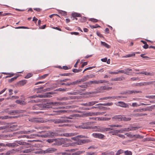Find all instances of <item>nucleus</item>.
<instances>
[{
	"label": "nucleus",
	"instance_id": "obj_40",
	"mask_svg": "<svg viewBox=\"0 0 155 155\" xmlns=\"http://www.w3.org/2000/svg\"><path fill=\"white\" fill-rule=\"evenodd\" d=\"M88 77L87 75L84 77V78L81 79V81L82 82H84L88 79Z\"/></svg>",
	"mask_w": 155,
	"mask_h": 155
},
{
	"label": "nucleus",
	"instance_id": "obj_12",
	"mask_svg": "<svg viewBox=\"0 0 155 155\" xmlns=\"http://www.w3.org/2000/svg\"><path fill=\"white\" fill-rule=\"evenodd\" d=\"M105 112H97L95 113H87L85 114L86 115L88 116H92V115H103L105 113Z\"/></svg>",
	"mask_w": 155,
	"mask_h": 155
},
{
	"label": "nucleus",
	"instance_id": "obj_5",
	"mask_svg": "<svg viewBox=\"0 0 155 155\" xmlns=\"http://www.w3.org/2000/svg\"><path fill=\"white\" fill-rule=\"evenodd\" d=\"M92 123H93V122H85L82 123L81 124L82 127V129H91L92 128V127H90L89 126V125H91Z\"/></svg>",
	"mask_w": 155,
	"mask_h": 155
},
{
	"label": "nucleus",
	"instance_id": "obj_50",
	"mask_svg": "<svg viewBox=\"0 0 155 155\" xmlns=\"http://www.w3.org/2000/svg\"><path fill=\"white\" fill-rule=\"evenodd\" d=\"M124 71H125V72L127 73V74H126L129 75V72L132 71V70L131 69L128 68H127V69H125Z\"/></svg>",
	"mask_w": 155,
	"mask_h": 155
},
{
	"label": "nucleus",
	"instance_id": "obj_59",
	"mask_svg": "<svg viewBox=\"0 0 155 155\" xmlns=\"http://www.w3.org/2000/svg\"><path fill=\"white\" fill-rule=\"evenodd\" d=\"M82 140L83 144L85 143H88L91 141V140H90L89 139H83Z\"/></svg>",
	"mask_w": 155,
	"mask_h": 155
},
{
	"label": "nucleus",
	"instance_id": "obj_54",
	"mask_svg": "<svg viewBox=\"0 0 155 155\" xmlns=\"http://www.w3.org/2000/svg\"><path fill=\"white\" fill-rule=\"evenodd\" d=\"M98 108L100 110H106L107 109V108L106 107L101 106H98Z\"/></svg>",
	"mask_w": 155,
	"mask_h": 155
},
{
	"label": "nucleus",
	"instance_id": "obj_53",
	"mask_svg": "<svg viewBox=\"0 0 155 155\" xmlns=\"http://www.w3.org/2000/svg\"><path fill=\"white\" fill-rule=\"evenodd\" d=\"M43 150H38L36 151H33L32 153H36V154H39V153H43V152H42Z\"/></svg>",
	"mask_w": 155,
	"mask_h": 155
},
{
	"label": "nucleus",
	"instance_id": "obj_38",
	"mask_svg": "<svg viewBox=\"0 0 155 155\" xmlns=\"http://www.w3.org/2000/svg\"><path fill=\"white\" fill-rule=\"evenodd\" d=\"M97 153L96 152H86V154L84 155H96Z\"/></svg>",
	"mask_w": 155,
	"mask_h": 155
},
{
	"label": "nucleus",
	"instance_id": "obj_9",
	"mask_svg": "<svg viewBox=\"0 0 155 155\" xmlns=\"http://www.w3.org/2000/svg\"><path fill=\"white\" fill-rule=\"evenodd\" d=\"M27 80H22L17 83L16 86L20 87L23 86L27 83Z\"/></svg>",
	"mask_w": 155,
	"mask_h": 155
},
{
	"label": "nucleus",
	"instance_id": "obj_16",
	"mask_svg": "<svg viewBox=\"0 0 155 155\" xmlns=\"http://www.w3.org/2000/svg\"><path fill=\"white\" fill-rule=\"evenodd\" d=\"M140 128V127H132L131 128H124V130L127 131H129L130 130H137Z\"/></svg>",
	"mask_w": 155,
	"mask_h": 155
},
{
	"label": "nucleus",
	"instance_id": "obj_4",
	"mask_svg": "<svg viewBox=\"0 0 155 155\" xmlns=\"http://www.w3.org/2000/svg\"><path fill=\"white\" fill-rule=\"evenodd\" d=\"M49 105V108L52 107L53 106H58L59 105H66V103L62 102H48Z\"/></svg>",
	"mask_w": 155,
	"mask_h": 155
},
{
	"label": "nucleus",
	"instance_id": "obj_35",
	"mask_svg": "<svg viewBox=\"0 0 155 155\" xmlns=\"http://www.w3.org/2000/svg\"><path fill=\"white\" fill-rule=\"evenodd\" d=\"M135 55V53H133L132 54H128L125 56H123V58H128L132 56H134Z\"/></svg>",
	"mask_w": 155,
	"mask_h": 155
},
{
	"label": "nucleus",
	"instance_id": "obj_63",
	"mask_svg": "<svg viewBox=\"0 0 155 155\" xmlns=\"http://www.w3.org/2000/svg\"><path fill=\"white\" fill-rule=\"evenodd\" d=\"M86 18L83 17H81V18L80 19V21L81 22H84L86 21Z\"/></svg>",
	"mask_w": 155,
	"mask_h": 155
},
{
	"label": "nucleus",
	"instance_id": "obj_3",
	"mask_svg": "<svg viewBox=\"0 0 155 155\" xmlns=\"http://www.w3.org/2000/svg\"><path fill=\"white\" fill-rule=\"evenodd\" d=\"M40 134L43 133V134L41 135L40 134H35L36 136H37L40 137H54L55 134V133H54L51 131H42L39 132Z\"/></svg>",
	"mask_w": 155,
	"mask_h": 155
},
{
	"label": "nucleus",
	"instance_id": "obj_2",
	"mask_svg": "<svg viewBox=\"0 0 155 155\" xmlns=\"http://www.w3.org/2000/svg\"><path fill=\"white\" fill-rule=\"evenodd\" d=\"M47 104H48V102L35 104L32 107V109L33 110H46L49 108V105Z\"/></svg>",
	"mask_w": 155,
	"mask_h": 155
},
{
	"label": "nucleus",
	"instance_id": "obj_22",
	"mask_svg": "<svg viewBox=\"0 0 155 155\" xmlns=\"http://www.w3.org/2000/svg\"><path fill=\"white\" fill-rule=\"evenodd\" d=\"M21 112L18 110H13L9 111L8 114H19Z\"/></svg>",
	"mask_w": 155,
	"mask_h": 155
},
{
	"label": "nucleus",
	"instance_id": "obj_33",
	"mask_svg": "<svg viewBox=\"0 0 155 155\" xmlns=\"http://www.w3.org/2000/svg\"><path fill=\"white\" fill-rule=\"evenodd\" d=\"M101 43L102 45L107 48H110V46L104 42L101 41Z\"/></svg>",
	"mask_w": 155,
	"mask_h": 155
},
{
	"label": "nucleus",
	"instance_id": "obj_45",
	"mask_svg": "<svg viewBox=\"0 0 155 155\" xmlns=\"http://www.w3.org/2000/svg\"><path fill=\"white\" fill-rule=\"evenodd\" d=\"M110 97H111V98H112V99H117L119 98H126V97H124V96H121Z\"/></svg>",
	"mask_w": 155,
	"mask_h": 155
},
{
	"label": "nucleus",
	"instance_id": "obj_48",
	"mask_svg": "<svg viewBox=\"0 0 155 155\" xmlns=\"http://www.w3.org/2000/svg\"><path fill=\"white\" fill-rule=\"evenodd\" d=\"M82 70L81 69H77L75 68L72 71L74 73H77L81 71Z\"/></svg>",
	"mask_w": 155,
	"mask_h": 155
},
{
	"label": "nucleus",
	"instance_id": "obj_13",
	"mask_svg": "<svg viewBox=\"0 0 155 155\" xmlns=\"http://www.w3.org/2000/svg\"><path fill=\"white\" fill-rule=\"evenodd\" d=\"M92 135L95 138L101 139H103L104 137V135L100 133H93L92 134Z\"/></svg>",
	"mask_w": 155,
	"mask_h": 155
},
{
	"label": "nucleus",
	"instance_id": "obj_39",
	"mask_svg": "<svg viewBox=\"0 0 155 155\" xmlns=\"http://www.w3.org/2000/svg\"><path fill=\"white\" fill-rule=\"evenodd\" d=\"M55 139H48L46 140V141L49 143H51L55 141Z\"/></svg>",
	"mask_w": 155,
	"mask_h": 155
},
{
	"label": "nucleus",
	"instance_id": "obj_26",
	"mask_svg": "<svg viewBox=\"0 0 155 155\" xmlns=\"http://www.w3.org/2000/svg\"><path fill=\"white\" fill-rule=\"evenodd\" d=\"M155 82V81L143 82V86H146L152 84Z\"/></svg>",
	"mask_w": 155,
	"mask_h": 155
},
{
	"label": "nucleus",
	"instance_id": "obj_62",
	"mask_svg": "<svg viewBox=\"0 0 155 155\" xmlns=\"http://www.w3.org/2000/svg\"><path fill=\"white\" fill-rule=\"evenodd\" d=\"M60 13L63 15L65 16L67 15V12L64 11H60Z\"/></svg>",
	"mask_w": 155,
	"mask_h": 155
},
{
	"label": "nucleus",
	"instance_id": "obj_30",
	"mask_svg": "<svg viewBox=\"0 0 155 155\" xmlns=\"http://www.w3.org/2000/svg\"><path fill=\"white\" fill-rule=\"evenodd\" d=\"M82 82V81H81V79L77 80L76 81L73 82H71V84L72 85H75V84H78L79 83Z\"/></svg>",
	"mask_w": 155,
	"mask_h": 155
},
{
	"label": "nucleus",
	"instance_id": "obj_37",
	"mask_svg": "<svg viewBox=\"0 0 155 155\" xmlns=\"http://www.w3.org/2000/svg\"><path fill=\"white\" fill-rule=\"evenodd\" d=\"M109 133H111L113 135H115L117 136L118 135V133L117 130L110 131L109 132Z\"/></svg>",
	"mask_w": 155,
	"mask_h": 155
},
{
	"label": "nucleus",
	"instance_id": "obj_34",
	"mask_svg": "<svg viewBox=\"0 0 155 155\" xmlns=\"http://www.w3.org/2000/svg\"><path fill=\"white\" fill-rule=\"evenodd\" d=\"M36 122L38 123H42L44 122V120L42 119L39 118L38 119L35 120Z\"/></svg>",
	"mask_w": 155,
	"mask_h": 155
},
{
	"label": "nucleus",
	"instance_id": "obj_44",
	"mask_svg": "<svg viewBox=\"0 0 155 155\" xmlns=\"http://www.w3.org/2000/svg\"><path fill=\"white\" fill-rule=\"evenodd\" d=\"M8 126H3L0 127V130H5L7 129L8 128Z\"/></svg>",
	"mask_w": 155,
	"mask_h": 155
},
{
	"label": "nucleus",
	"instance_id": "obj_41",
	"mask_svg": "<svg viewBox=\"0 0 155 155\" xmlns=\"http://www.w3.org/2000/svg\"><path fill=\"white\" fill-rule=\"evenodd\" d=\"M125 155H132V152L130 151L126 150L124 152Z\"/></svg>",
	"mask_w": 155,
	"mask_h": 155
},
{
	"label": "nucleus",
	"instance_id": "obj_14",
	"mask_svg": "<svg viewBox=\"0 0 155 155\" xmlns=\"http://www.w3.org/2000/svg\"><path fill=\"white\" fill-rule=\"evenodd\" d=\"M118 106L123 107H128L129 106L128 104L125 103L121 102H118Z\"/></svg>",
	"mask_w": 155,
	"mask_h": 155
},
{
	"label": "nucleus",
	"instance_id": "obj_23",
	"mask_svg": "<svg viewBox=\"0 0 155 155\" xmlns=\"http://www.w3.org/2000/svg\"><path fill=\"white\" fill-rule=\"evenodd\" d=\"M35 131V130H29L28 131H23L20 132V133H21V134H28L29 133H32Z\"/></svg>",
	"mask_w": 155,
	"mask_h": 155
},
{
	"label": "nucleus",
	"instance_id": "obj_47",
	"mask_svg": "<svg viewBox=\"0 0 155 155\" xmlns=\"http://www.w3.org/2000/svg\"><path fill=\"white\" fill-rule=\"evenodd\" d=\"M76 143L78 145H81L83 144L82 140L79 139L78 140Z\"/></svg>",
	"mask_w": 155,
	"mask_h": 155
},
{
	"label": "nucleus",
	"instance_id": "obj_11",
	"mask_svg": "<svg viewBox=\"0 0 155 155\" xmlns=\"http://www.w3.org/2000/svg\"><path fill=\"white\" fill-rule=\"evenodd\" d=\"M112 87H108V86H101L97 88V90L98 91H101V93L102 92V91L103 90H109L111 89Z\"/></svg>",
	"mask_w": 155,
	"mask_h": 155
},
{
	"label": "nucleus",
	"instance_id": "obj_57",
	"mask_svg": "<svg viewBox=\"0 0 155 155\" xmlns=\"http://www.w3.org/2000/svg\"><path fill=\"white\" fill-rule=\"evenodd\" d=\"M123 152V150H118L116 153V155H120V154H121Z\"/></svg>",
	"mask_w": 155,
	"mask_h": 155
},
{
	"label": "nucleus",
	"instance_id": "obj_21",
	"mask_svg": "<svg viewBox=\"0 0 155 155\" xmlns=\"http://www.w3.org/2000/svg\"><path fill=\"white\" fill-rule=\"evenodd\" d=\"M53 112L55 113L54 114L55 115L60 114L61 113L66 112L65 110H57L54 111Z\"/></svg>",
	"mask_w": 155,
	"mask_h": 155
},
{
	"label": "nucleus",
	"instance_id": "obj_64",
	"mask_svg": "<svg viewBox=\"0 0 155 155\" xmlns=\"http://www.w3.org/2000/svg\"><path fill=\"white\" fill-rule=\"evenodd\" d=\"M32 76V74L31 73L28 74L25 77V78H28Z\"/></svg>",
	"mask_w": 155,
	"mask_h": 155
},
{
	"label": "nucleus",
	"instance_id": "obj_15",
	"mask_svg": "<svg viewBox=\"0 0 155 155\" xmlns=\"http://www.w3.org/2000/svg\"><path fill=\"white\" fill-rule=\"evenodd\" d=\"M122 115H116L112 117V119L113 120H116L119 121H120L121 119Z\"/></svg>",
	"mask_w": 155,
	"mask_h": 155
},
{
	"label": "nucleus",
	"instance_id": "obj_56",
	"mask_svg": "<svg viewBox=\"0 0 155 155\" xmlns=\"http://www.w3.org/2000/svg\"><path fill=\"white\" fill-rule=\"evenodd\" d=\"M101 92V91H98L97 90V91H94V92H88V94H94L98 93H99Z\"/></svg>",
	"mask_w": 155,
	"mask_h": 155
},
{
	"label": "nucleus",
	"instance_id": "obj_46",
	"mask_svg": "<svg viewBox=\"0 0 155 155\" xmlns=\"http://www.w3.org/2000/svg\"><path fill=\"white\" fill-rule=\"evenodd\" d=\"M78 86L84 89L87 88V86L86 84H85V83H84L83 85H78Z\"/></svg>",
	"mask_w": 155,
	"mask_h": 155
},
{
	"label": "nucleus",
	"instance_id": "obj_55",
	"mask_svg": "<svg viewBox=\"0 0 155 155\" xmlns=\"http://www.w3.org/2000/svg\"><path fill=\"white\" fill-rule=\"evenodd\" d=\"M48 74H44L39 77V79H42L45 78L46 77L48 76Z\"/></svg>",
	"mask_w": 155,
	"mask_h": 155
},
{
	"label": "nucleus",
	"instance_id": "obj_6",
	"mask_svg": "<svg viewBox=\"0 0 155 155\" xmlns=\"http://www.w3.org/2000/svg\"><path fill=\"white\" fill-rule=\"evenodd\" d=\"M57 150V149L56 148L50 147L43 150L42 152L43 153H51L55 152Z\"/></svg>",
	"mask_w": 155,
	"mask_h": 155
},
{
	"label": "nucleus",
	"instance_id": "obj_10",
	"mask_svg": "<svg viewBox=\"0 0 155 155\" xmlns=\"http://www.w3.org/2000/svg\"><path fill=\"white\" fill-rule=\"evenodd\" d=\"M98 131L100 132L108 131L112 130V129L110 128H105L103 127H99V128H98Z\"/></svg>",
	"mask_w": 155,
	"mask_h": 155
},
{
	"label": "nucleus",
	"instance_id": "obj_31",
	"mask_svg": "<svg viewBox=\"0 0 155 155\" xmlns=\"http://www.w3.org/2000/svg\"><path fill=\"white\" fill-rule=\"evenodd\" d=\"M80 92L78 91H76V92H70L68 93V94L69 95H76L78 94H79L80 93Z\"/></svg>",
	"mask_w": 155,
	"mask_h": 155
},
{
	"label": "nucleus",
	"instance_id": "obj_61",
	"mask_svg": "<svg viewBox=\"0 0 155 155\" xmlns=\"http://www.w3.org/2000/svg\"><path fill=\"white\" fill-rule=\"evenodd\" d=\"M95 66H93V67H88V68H85L84 70V71H83V73H84V71H85L87 70H89V69H92L93 68H95Z\"/></svg>",
	"mask_w": 155,
	"mask_h": 155
},
{
	"label": "nucleus",
	"instance_id": "obj_49",
	"mask_svg": "<svg viewBox=\"0 0 155 155\" xmlns=\"http://www.w3.org/2000/svg\"><path fill=\"white\" fill-rule=\"evenodd\" d=\"M154 74V73H150V72H145V75H150V76H153Z\"/></svg>",
	"mask_w": 155,
	"mask_h": 155
},
{
	"label": "nucleus",
	"instance_id": "obj_25",
	"mask_svg": "<svg viewBox=\"0 0 155 155\" xmlns=\"http://www.w3.org/2000/svg\"><path fill=\"white\" fill-rule=\"evenodd\" d=\"M124 77L122 78H117L111 79L112 81H121L124 80Z\"/></svg>",
	"mask_w": 155,
	"mask_h": 155
},
{
	"label": "nucleus",
	"instance_id": "obj_19",
	"mask_svg": "<svg viewBox=\"0 0 155 155\" xmlns=\"http://www.w3.org/2000/svg\"><path fill=\"white\" fill-rule=\"evenodd\" d=\"M51 96L50 95H48V94L45 93L43 95H37V97L40 98H46V97H50Z\"/></svg>",
	"mask_w": 155,
	"mask_h": 155
},
{
	"label": "nucleus",
	"instance_id": "obj_43",
	"mask_svg": "<svg viewBox=\"0 0 155 155\" xmlns=\"http://www.w3.org/2000/svg\"><path fill=\"white\" fill-rule=\"evenodd\" d=\"M18 77V76L15 77L13 78H11V79L8 80V82L9 83H11V82H12L14 81L16 79V78H17Z\"/></svg>",
	"mask_w": 155,
	"mask_h": 155
},
{
	"label": "nucleus",
	"instance_id": "obj_1",
	"mask_svg": "<svg viewBox=\"0 0 155 155\" xmlns=\"http://www.w3.org/2000/svg\"><path fill=\"white\" fill-rule=\"evenodd\" d=\"M76 114H74L71 115L69 116L66 117H61L60 119L53 120V122L55 124L69 123V120H67L66 119H74L76 117Z\"/></svg>",
	"mask_w": 155,
	"mask_h": 155
},
{
	"label": "nucleus",
	"instance_id": "obj_7",
	"mask_svg": "<svg viewBox=\"0 0 155 155\" xmlns=\"http://www.w3.org/2000/svg\"><path fill=\"white\" fill-rule=\"evenodd\" d=\"M98 102V101H92L89 102L85 103H82L81 104V105L82 106L86 107L91 106L94 105L95 104L97 103Z\"/></svg>",
	"mask_w": 155,
	"mask_h": 155
},
{
	"label": "nucleus",
	"instance_id": "obj_20",
	"mask_svg": "<svg viewBox=\"0 0 155 155\" xmlns=\"http://www.w3.org/2000/svg\"><path fill=\"white\" fill-rule=\"evenodd\" d=\"M15 102L18 104L22 105H25L26 104V103L25 101L20 100H16Z\"/></svg>",
	"mask_w": 155,
	"mask_h": 155
},
{
	"label": "nucleus",
	"instance_id": "obj_52",
	"mask_svg": "<svg viewBox=\"0 0 155 155\" xmlns=\"http://www.w3.org/2000/svg\"><path fill=\"white\" fill-rule=\"evenodd\" d=\"M90 27L91 28H99V27H100L101 26L99 25H98L97 24H96L95 26H94V25H90Z\"/></svg>",
	"mask_w": 155,
	"mask_h": 155
},
{
	"label": "nucleus",
	"instance_id": "obj_42",
	"mask_svg": "<svg viewBox=\"0 0 155 155\" xmlns=\"http://www.w3.org/2000/svg\"><path fill=\"white\" fill-rule=\"evenodd\" d=\"M84 151H78L74 152L75 155H79L84 152Z\"/></svg>",
	"mask_w": 155,
	"mask_h": 155
},
{
	"label": "nucleus",
	"instance_id": "obj_28",
	"mask_svg": "<svg viewBox=\"0 0 155 155\" xmlns=\"http://www.w3.org/2000/svg\"><path fill=\"white\" fill-rule=\"evenodd\" d=\"M32 150H33L32 148H30L29 149H25L23 150H22L21 152L24 153H28L32 151Z\"/></svg>",
	"mask_w": 155,
	"mask_h": 155
},
{
	"label": "nucleus",
	"instance_id": "obj_24",
	"mask_svg": "<svg viewBox=\"0 0 155 155\" xmlns=\"http://www.w3.org/2000/svg\"><path fill=\"white\" fill-rule=\"evenodd\" d=\"M133 116L134 117H139V116H145L147 115V114H142V113H137V114H132Z\"/></svg>",
	"mask_w": 155,
	"mask_h": 155
},
{
	"label": "nucleus",
	"instance_id": "obj_58",
	"mask_svg": "<svg viewBox=\"0 0 155 155\" xmlns=\"http://www.w3.org/2000/svg\"><path fill=\"white\" fill-rule=\"evenodd\" d=\"M145 97L151 99H155V95H147L145 96Z\"/></svg>",
	"mask_w": 155,
	"mask_h": 155
},
{
	"label": "nucleus",
	"instance_id": "obj_27",
	"mask_svg": "<svg viewBox=\"0 0 155 155\" xmlns=\"http://www.w3.org/2000/svg\"><path fill=\"white\" fill-rule=\"evenodd\" d=\"M5 144V145L6 146H8L9 147H14L15 146H17V144L15 143H7L6 144Z\"/></svg>",
	"mask_w": 155,
	"mask_h": 155
},
{
	"label": "nucleus",
	"instance_id": "obj_51",
	"mask_svg": "<svg viewBox=\"0 0 155 155\" xmlns=\"http://www.w3.org/2000/svg\"><path fill=\"white\" fill-rule=\"evenodd\" d=\"M66 91V89L62 88H59L56 89L55 91Z\"/></svg>",
	"mask_w": 155,
	"mask_h": 155
},
{
	"label": "nucleus",
	"instance_id": "obj_18",
	"mask_svg": "<svg viewBox=\"0 0 155 155\" xmlns=\"http://www.w3.org/2000/svg\"><path fill=\"white\" fill-rule=\"evenodd\" d=\"M131 120V118L126 117L124 115H122L121 119L120 120L121 121H128Z\"/></svg>",
	"mask_w": 155,
	"mask_h": 155
},
{
	"label": "nucleus",
	"instance_id": "obj_29",
	"mask_svg": "<svg viewBox=\"0 0 155 155\" xmlns=\"http://www.w3.org/2000/svg\"><path fill=\"white\" fill-rule=\"evenodd\" d=\"M72 16L73 18H75L76 17H80L81 16V15L78 13H72Z\"/></svg>",
	"mask_w": 155,
	"mask_h": 155
},
{
	"label": "nucleus",
	"instance_id": "obj_8",
	"mask_svg": "<svg viewBox=\"0 0 155 155\" xmlns=\"http://www.w3.org/2000/svg\"><path fill=\"white\" fill-rule=\"evenodd\" d=\"M18 134V132H14L13 134H9L7 135H3V134H0V139H2V138H9L11 137H12L14 136V135L16 134Z\"/></svg>",
	"mask_w": 155,
	"mask_h": 155
},
{
	"label": "nucleus",
	"instance_id": "obj_60",
	"mask_svg": "<svg viewBox=\"0 0 155 155\" xmlns=\"http://www.w3.org/2000/svg\"><path fill=\"white\" fill-rule=\"evenodd\" d=\"M132 94H137L139 93H142V92L141 91H131Z\"/></svg>",
	"mask_w": 155,
	"mask_h": 155
},
{
	"label": "nucleus",
	"instance_id": "obj_17",
	"mask_svg": "<svg viewBox=\"0 0 155 155\" xmlns=\"http://www.w3.org/2000/svg\"><path fill=\"white\" fill-rule=\"evenodd\" d=\"M91 82H92V84H98L99 83H102L104 82H106V81L105 80H95L94 81H91Z\"/></svg>",
	"mask_w": 155,
	"mask_h": 155
},
{
	"label": "nucleus",
	"instance_id": "obj_36",
	"mask_svg": "<svg viewBox=\"0 0 155 155\" xmlns=\"http://www.w3.org/2000/svg\"><path fill=\"white\" fill-rule=\"evenodd\" d=\"M18 143L20 145H29V143H27L23 142L21 141H19L18 142Z\"/></svg>",
	"mask_w": 155,
	"mask_h": 155
},
{
	"label": "nucleus",
	"instance_id": "obj_32",
	"mask_svg": "<svg viewBox=\"0 0 155 155\" xmlns=\"http://www.w3.org/2000/svg\"><path fill=\"white\" fill-rule=\"evenodd\" d=\"M74 73H64V74H60V75L61 76H72L74 75Z\"/></svg>",
	"mask_w": 155,
	"mask_h": 155
}]
</instances>
